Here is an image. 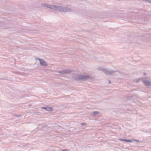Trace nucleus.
<instances>
[{"label": "nucleus", "instance_id": "1a4fd4ad", "mask_svg": "<svg viewBox=\"0 0 151 151\" xmlns=\"http://www.w3.org/2000/svg\"><path fill=\"white\" fill-rule=\"evenodd\" d=\"M68 71H66L65 72H63V73H68Z\"/></svg>", "mask_w": 151, "mask_h": 151}, {"label": "nucleus", "instance_id": "39448f33", "mask_svg": "<svg viewBox=\"0 0 151 151\" xmlns=\"http://www.w3.org/2000/svg\"><path fill=\"white\" fill-rule=\"evenodd\" d=\"M88 78V77L86 76H84L82 78H81V79H87Z\"/></svg>", "mask_w": 151, "mask_h": 151}, {"label": "nucleus", "instance_id": "6e6552de", "mask_svg": "<svg viewBox=\"0 0 151 151\" xmlns=\"http://www.w3.org/2000/svg\"><path fill=\"white\" fill-rule=\"evenodd\" d=\"M82 125H85V124L84 123H82Z\"/></svg>", "mask_w": 151, "mask_h": 151}, {"label": "nucleus", "instance_id": "20e7f679", "mask_svg": "<svg viewBox=\"0 0 151 151\" xmlns=\"http://www.w3.org/2000/svg\"><path fill=\"white\" fill-rule=\"evenodd\" d=\"M120 140L122 141H124L127 142H132V140H131L128 139H120Z\"/></svg>", "mask_w": 151, "mask_h": 151}, {"label": "nucleus", "instance_id": "f03ea898", "mask_svg": "<svg viewBox=\"0 0 151 151\" xmlns=\"http://www.w3.org/2000/svg\"><path fill=\"white\" fill-rule=\"evenodd\" d=\"M144 84L145 85H151L150 83L148 81H144Z\"/></svg>", "mask_w": 151, "mask_h": 151}, {"label": "nucleus", "instance_id": "423d86ee", "mask_svg": "<svg viewBox=\"0 0 151 151\" xmlns=\"http://www.w3.org/2000/svg\"><path fill=\"white\" fill-rule=\"evenodd\" d=\"M61 151H68L67 150L64 149L62 150Z\"/></svg>", "mask_w": 151, "mask_h": 151}, {"label": "nucleus", "instance_id": "f257e3e1", "mask_svg": "<svg viewBox=\"0 0 151 151\" xmlns=\"http://www.w3.org/2000/svg\"><path fill=\"white\" fill-rule=\"evenodd\" d=\"M39 60L41 65L43 66H45L46 65V63L43 60L40 59Z\"/></svg>", "mask_w": 151, "mask_h": 151}, {"label": "nucleus", "instance_id": "7ed1b4c3", "mask_svg": "<svg viewBox=\"0 0 151 151\" xmlns=\"http://www.w3.org/2000/svg\"><path fill=\"white\" fill-rule=\"evenodd\" d=\"M53 108L51 107H47L46 108V110L49 111H52Z\"/></svg>", "mask_w": 151, "mask_h": 151}, {"label": "nucleus", "instance_id": "0eeeda50", "mask_svg": "<svg viewBox=\"0 0 151 151\" xmlns=\"http://www.w3.org/2000/svg\"><path fill=\"white\" fill-rule=\"evenodd\" d=\"M46 108H47V107H43L42 108V109H45L46 110Z\"/></svg>", "mask_w": 151, "mask_h": 151}]
</instances>
